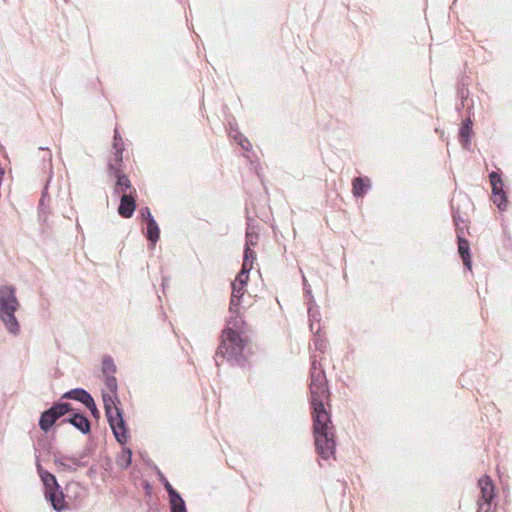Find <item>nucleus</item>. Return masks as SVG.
Returning <instances> with one entry per match:
<instances>
[{
    "label": "nucleus",
    "instance_id": "obj_2",
    "mask_svg": "<svg viewBox=\"0 0 512 512\" xmlns=\"http://www.w3.org/2000/svg\"><path fill=\"white\" fill-rule=\"evenodd\" d=\"M20 303L16 297V289L12 285H0V320L7 332L12 336H18L21 328L15 316Z\"/></svg>",
    "mask_w": 512,
    "mask_h": 512
},
{
    "label": "nucleus",
    "instance_id": "obj_7",
    "mask_svg": "<svg viewBox=\"0 0 512 512\" xmlns=\"http://www.w3.org/2000/svg\"><path fill=\"white\" fill-rule=\"evenodd\" d=\"M480 497L478 500L477 512H492L493 500L495 497V488L492 480L488 476L481 477L478 481Z\"/></svg>",
    "mask_w": 512,
    "mask_h": 512
},
{
    "label": "nucleus",
    "instance_id": "obj_24",
    "mask_svg": "<svg viewBox=\"0 0 512 512\" xmlns=\"http://www.w3.org/2000/svg\"><path fill=\"white\" fill-rule=\"evenodd\" d=\"M171 512H187L185 501L180 496L170 499Z\"/></svg>",
    "mask_w": 512,
    "mask_h": 512
},
{
    "label": "nucleus",
    "instance_id": "obj_22",
    "mask_svg": "<svg viewBox=\"0 0 512 512\" xmlns=\"http://www.w3.org/2000/svg\"><path fill=\"white\" fill-rule=\"evenodd\" d=\"M102 373L104 376H110L116 373V365L111 356H105L103 358Z\"/></svg>",
    "mask_w": 512,
    "mask_h": 512
},
{
    "label": "nucleus",
    "instance_id": "obj_26",
    "mask_svg": "<svg viewBox=\"0 0 512 512\" xmlns=\"http://www.w3.org/2000/svg\"><path fill=\"white\" fill-rule=\"evenodd\" d=\"M256 259V253L251 247H245L243 264H247L249 268L253 267V262Z\"/></svg>",
    "mask_w": 512,
    "mask_h": 512
},
{
    "label": "nucleus",
    "instance_id": "obj_13",
    "mask_svg": "<svg viewBox=\"0 0 512 512\" xmlns=\"http://www.w3.org/2000/svg\"><path fill=\"white\" fill-rule=\"evenodd\" d=\"M371 188L368 177H355L352 181V193L355 197H363Z\"/></svg>",
    "mask_w": 512,
    "mask_h": 512
},
{
    "label": "nucleus",
    "instance_id": "obj_3",
    "mask_svg": "<svg viewBox=\"0 0 512 512\" xmlns=\"http://www.w3.org/2000/svg\"><path fill=\"white\" fill-rule=\"evenodd\" d=\"M244 343L240 334L227 327L222 334V341L215 353L216 365H219L218 358H226L232 365H243Z\"/></svg>",
    "mask_w": 512,
    "mask_h": 512
},
{
    "label": "nucleus",
    "instance_id": "obj_18",
    "mask_svg": "<svg viewBox=\"0 0 512 512\" xmlns=\"http://www.w3.org/2000/svg\"><path fill=\"white\" fill-rule=\"evenodd\" d=\"M471 131H472V121L470 118H467L463 122V124L459 130V138H460L463 148H465V149H469Z\"/></svg>",
    "mask_w": 512,
    "mask_h": 512
},
{
    "label": "nucleus",
    "instance_id": "obj_28",
    "mask_svg": "<svg viewBox=\"0 0 512 512\" xmlns=\"http://www.w3.org/2000/svg\"><path fill=\"white\" fill-rule=\"evenodd\" d=\"M105 385L110 393L117 394L118 393V384L117 379L114 375L105 376Z\"/></svg>",
    "mask_w": 512,
    "mask_h": 512
},
{
    "label": "nucleus",
    "instance_id": "obj_21",
    "mask_svg": "<svg viewBox=\"0 0 512 512\" xmlns=\"http://www.w3.org/2000/svg\"><path fill=\"white\" fill-rule=\"evenodd\" d=\"M132 462V451L130 448H123L121 454L117 458V464L123 469L130 466Z\"/></svg>",
    "mask_w": 512,
    "mask_h": 512
},
{
    "label": "nucleus",
    "instance_id": "obj_32",
    "mask_svg": "<svg viewBox=\"0 0 512 512\" xmlns=\"http://www.w3.org/2000/svg\"><path fill=\"white\" fill-rule=\"evenodd\" d=\"M140 216L146 223L154 220V217L152 216L151 211L148 207L141 208Z\"/></svg>",
    "mask_w": 512,
    "mask_h": 512
},
{
    "label": "nucleus",
    "instance_id": "obj_27",
    "mask_svg": "<svg viewBox=\"0 0 512 512\" xmlns=\"http://www.w3.org/2000/svg\"><path fill=\"white\" fill-rule=\"evenodd\" d=\"M258 242V234L253 232L251 227L249 226L246 231V242L245 247H254Z\"/></svg>",
    "mask_w": 512,
    "mask_h": 512
},
{
    "label": "nucleus",
    "instance_id": "obj_5",
    "mask_svg": "<svg viewBox=\"0 0 512 512\" xmlns=\"http://www.w3.org/2000/svg\"><path fill=\"white\" fill-rule=\"evenodd\" d=\"M38 475L44 485L45 498L51 503L53 509L57 512H63L68 509L66 505L64 494L57 482L56 477L45 470L39 461L36 463Z\"/></svg>",
    "mask_w": 512,
    "mask_h": 512
},
{
    "label": "nucleus",
    "instance_id": "obj_19",
    "mask_svg": "<svg viewBox=\"0 0 512 512\" xmlns=\"http://www.w3.org/2000/svg\"><path fill=\"white\" fill-rule=\"evenodd\" d=\"M229 136L233 138L245 151H249L252 148L250 141L230 123Z\"/></svg>",
    "mask_w": 512,
    "mask_h": 512
},
{
    "label": "nucleus",
    "instance_id": "obj_16",
    "mask_svg": "<svg viewBox=\"0 0 512 512\" xmlns=\"http://www.w3.org/2000/svg\"><path fill=\"white\" fill-rule=\"evenodd\" d=\"M113 149L114 156L110 160H112L114 164L122 165L124 143L117 129H115L114 133Z\"/></svg>",
    "mask_w": 512,
    "mask_h": 512
},
{
    "label": "nucleus",
    "instance_id": "obj_35",
    "mask_svg": "<svg viewBox=\"0 0 512 512\" xmlns=\"http://www.w3.org/2000/svg\"><path fill=\"white\" fill-rule=\"evenodd\" d=\"M303 284H304V290H305L306 294L311 296V288L308 285L307 280L304 275H303Z\"/></svg>",
    "mask_w": 512,
    "mask_h": 512
},
{
    "label": "nucleus",
    "instance_id": "obj_29",
    "mask_svg": "<svg viewBox=\"0 0 512 512\" xmlns=\"http://www.w3.org/2000/svg\"><path fill=\"white\" fill-rule=\"evenodd\" d=\"M44 152L42 157L43 160V168H48L50 174L52 173V154L48 149L40 148Z\"/></svg>",
    "mask_w": 512,
    "mask_h": 512
},
{
    "label": "nucleus",
    "instance_id": "obj_23",
    "mask_svg": "<svg viewBox=\"0 0 512 512\" xmlns=\"http://www.w3.org/2000/svg\"><path fill=\"white\" fill-rule=\"evenodd\" d=\"M319 331H320V324L318 323L317 331L315 333V337L312 340L311 345L314 347L315 350L324 352V350L326 349V340L320 336Z\"/></svg>",
    "mask_w": 512,
    "mask_h": 512
},
{
    "label": "nucleus",
    "instance_id": "obj_37",
    "mask_svg": "<svg viewBox=\"0 0 512 512\" xmlns=\"http://www.w3.org/2000/svg\"><path fill=\"white\" fill-rule=\"evenodd\" d=\"M310 330H311V332H313V333H316V331H317L316 326L314 325V323H313V322H311V323H310Z\"/></svg>",
    "mask_w": 512,
    "mask_h": 512
},
{
    "label": "nucleus",
    "instance_id": "obj_14",
    "mask_svg": "<svg viewBox=\"0 0 512 512\" xmlns=\"http://www.w3.org/2000/svg\"><path fill=\"white\" fill-rule=\"evenodd\" d=\"M457 238H458V252L463 261V264L466 268L471 270V256H470L469 242L465 238H462L459 234L457 235Z\"/></svg>",
    "mask_w": 512,
    "mask_h": 512
},
{
    "label": "nucleus",
    "instance_id": "obj_33",
    "mask_svg": "<svg viewBox=\"0 0 512 512\" xmlns=\"http://www.w3.org/2000/svg\"><path fill=\"white\" fill-rule=\"evenodd\" d=\"M322 367L320 364H318L317 362V358H316V355L312 354L311 355V369H310V374L313 372V371H322Z\"/></svg>",
    "mask_w": 512,
    "mask_h": 512
},
{
    "label": "nucleus",
    "instance_id": "obj_36",
    "mask_svg": "<svg viewBox=\"0 0 512 512\" xmlns=\"http://www.w3.org/2000/svg\"><path fill=\"white\" fill-rule=\"evenodd\" d=\"M308 313H309V317H310V321L311 322H313V321H318L319 322V320L317 319V313H314L312 311V308H309Z\"/></svg>",
    "mask_w": 512,
    "mask_h": 512
},
{
    "label": "nucleus",
    "instance_id": "obj_6",
    "mask_svg": "<svg viewBox=\"0 0 512 512\" xmlns=\"http://www.w3.org/2000/svg\"><path fill=\"white\" fill-rule=\"evenodd\" d=\"M73 408L68 402H55L49 409L42 412L39 419V427L42 431L48 432L58 419L65 414L72 412Z\"/></svg>",
    "mask_w": 512,
    "mask_h": 512
},
{
    "label": "nucleus",
    "instance_id": "obj_9",
    "mask_svg": "<svg viewBox=\"0 0 512 512\" xmlns=\"http://www.w3.org/2000/svg\"><path fill=\"white\" fill-rule=\"evenodd\" d=\"M489 178L492 186V194L494 197L493 202L497 205L499 210L504 211L507 208V198L503 190V181L501 176L497 172L493 171L490 173Z\"/></svg>",
    "mask_w": 512,
    "mask_h": 512
},
{
    "label": "nucleus",
    "instance_id": "obj_10",
    "mask_svg": "<svg viewBox=\"0 0 512 512\" xmlns=\"http://www.w3.org/2000/svg\"><path fill=\"white\" fill-rule=\"evenodd\" d=\"M53 461L60 471L74 472L78 467L85 466L80 458L62 454H54Z\"/></svg>",
    "mask_w": 512,
    "mask_h": 512
},
{
    "label": "nucleus",
    "instance_id": "obj_15",
    "mask_svg": "<svg viewBox=\"0 0 512 512\" xmlns=\"http://www.w3.org/2000/svg\"><path fill=\"white\" fill-rule=\"evenodd\" d=\"M145 236L153 249L160 238V228L155 219L146 223Z\"/></svg>",
    "mask_w": 512,
    "mask_h": 512
},
{
    "label": "nucleus",
    "instance_id": "obj_30",
    "mask_svg": "<svg viewBox=\"0 0 512 512\" xmlns=\"http://www.w3.org/2000/svg\"><path fill=\"white\" fill-rule=\"evenodd\" d=\"M85 406L90 410L91 414L95 418L99 417V410L97 409L95 401L92 397L87 401V404H85Z\"/></svg>",
    "mask_w": 512,
    "mask_h": 512
},
{
    "label": "nucleus",
    "instance_id": "obj_8",
    "mask_svg": "<svg viewBox=\"0 0 512 512\" xmlns=\"http://www.w3.org/2000/svg\"><path fill=\"white\" fill-rule=\"evenodd\" d=\"M109 174L116 179L114 192L117 194L125 195L135 192L128 177L122 173L121 165L114 164L112 160L108 163Z\"/></svg>",
    "mask_w": 512,
    "mask_h": 512
},
{
    "label": "nucleus",
    "instance_id": "obj_12",
    "mask_svg": "<svg viewBox=\"0 0 512 512\" xmlns=\"http://www.w3.org/2000/svg\"><path fill=\"white\" fill-rule=\"evenodd\" d=\"M136 209V201L131 194L121 195L118 213L123 218H131Z\"/></svg>",
    "mask_w": 512,
    "mask_h": 512
},
{
    "label": "nucleus",
    "instance_id": "obj_17",
    "mask_svg": "<svg viewBox=\"0 0 512 512\" xmlns=\"http://www.w3.org/2000/svg\"><path fill=\"white\" fill-rule=\"evenodd\" d=\"M91 397L92 396L86 390H84L82 388H75V389L69 390L66 393H64L62 395L61 399L76 400V401H79L80 403H82L83 405H85V404H87V401Z\"/></svg>",
    "mask_w": 512,
    "mask_h": 512
},
{
    "label": "nucleus",
    "instance_id": "obj_11",
    "mask_svg": "<svg viewBox=\"0 0 512 512\" xmlns=\"http://www.w3.org/2000/svg\"><path fill=\"white\" fill-rule=\"evenodd\" d=\"M63 423H69L77 430H79L82 434H89L91 431V423L89 419L80 412H71V415L67 418H64Z\"/></svg>",
    "mask_w": 512,
    "mask_h": 512
},
{
    "label": "nucleus",
    "instance_id": "obj_31",
    "mask_svg": "<svg viewBox=\"0 0 512 512\" xmlns=\"http://www.w3.org/2000/svg\"><path fill=\"white\" fill-rule=\"evenodd\" d=\"M163 484H164V487H165L166 491L169 494V498L170 499H173V498H176V497L180 496V494L172 487V485L168 482L167 479H164Z\"/></svg>",
    "mask_w": 512,
    "mask_h": 512
},
{
    "label": "nucleus",
    "instance_id": "obj_34",
    "mask_svg": "<svg viewBox=\"0 0 512 512\" xmlns=\"http://www.w3.org/2000/svg\"><path fill=\"white\" fill-rule=\"evenodd\" d=\"M468 93H469L468 89L464 88V87L460 88L458 91V94L462 100L466 99V97L468 96Z\"/></svg>",
    "mask_w": 512,
    "mask_h": 512
},
{
    "label": "nucleus",
    "instance_id": "obj_4",
    "mask_svg": "<svg viewBox=\"0 0 512 512\" xmlns=\"http://www.w3.org/2000/svg\"><path fill=\"white\" fill-rule=\"evenodd\" d=\"M102 398L110 428L116 440L123 445L127 442V428L122 411L117 407V403L119 402L118 393H103Z\"/></svg>",
    "mask_w": 512,
    "mask_h": 512
},
{
    "label": "nucleus",
    "instance_id": "obj_1",
    "mask_svg": "<svg viewBox=\"0 0 512 512\" xmlns=\"http://www.w3.org/2000/svg\"><path fill=\"white\" fill-rule=\"evenodd\" d=\"M310 400L316 451L322 459H329L335 453L334 426L324 406L328 388L324 370L310 374Z\"/></svg>",
    "mask_w": 512,
    "mask_h": 512
},
{
    "label": "nucleus",
    "instance_id": "obj_20",
    "mask_svg": "<svg viewBox=\"0 0 512 512\" xmlns=\"http://www.w3.org/2000/svg\"><path fill=\"white\" fill-rule=\"evenodd\" d=\"M232 293H231V299H230V311L234 312L236 311L240 299L244 294V286H241L237 283L232 282Z\"/></svg>",
    "mask_w": 512,
    "mask_h": 512
},
{
    "label": "nucleus",
    "instance_id": "obj_25",
    "mask_svg": "<svg viewBox=\"0 0 512 512\" xmlns=\"http://www.w3.org/2000/svg\"><path fill=\"white\" fill-rule=\"evenodd\" d=\"M252 268H249L247 264H242V268L238 273L234 283H237L241 286H245L248 280V274Z\"/></svg>",
    "mask_w": 512,
    "mask_h": 512
},
{
    "label": "nucleus",
    "instance_id": "obj_38",
    "mask_svg": "<svg viewBox=\"0 0 512 512\" xmlns=\"http://www.w3.org/2000/svg\"><path fill=\"white\" fill-rule=\"evenodd\" d=\"M453 219H454L455 223L457 224L458 217L456 215H453Z\"/></svg>",
    "mask_w": 512,
    "mask_h": 512
},
{
    "label": "nucleus",
    "instance_id": "obj_39",
    "mask_svg": "<svg viewBox=\"0 0 512 512\" xmlns=\"http://www.w3.org/2000/svg\"><path fill=\"white\" fill-rule=\"evenodd\" d=\"M43 205V198L40 200V206Z\"/></svg>",
    "mask_w": 512,
    "mask_h": 512
}]
</instances>
